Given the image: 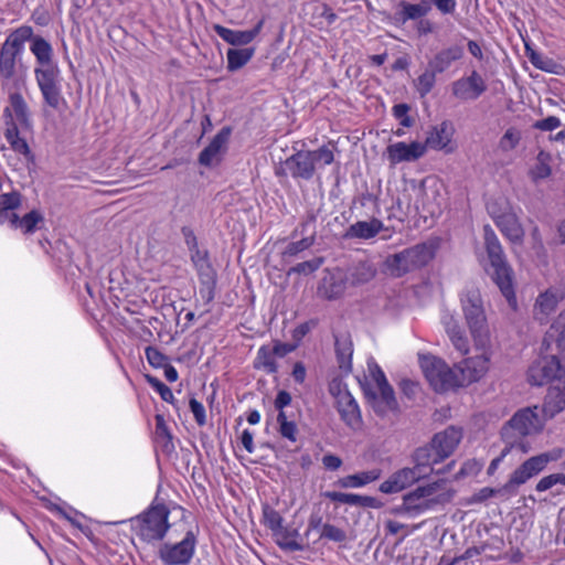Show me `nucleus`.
Returning <instances> with one entry per match:
<instances>
[{
    "label": "nucleus",
    "instance_id": "obj_1",
    "mask_svg": "<svg viewBox=\"0 0 565 565\" xmlns=\"http://www.w3.org/2000/svg\"><path fill=\"white\" fill-rule=\"evenodd\" d=\"M483 243L491 266V279L509 302L515 301L513 270L509 265L501 243L490 225L483 226Z\"/></svg>",
    "mask_w": 565,
    "mask_h": 565
},
{
    "label": "nucleus",
    "instance_id": "obj_2",
    "mask_svg": "<svg viewBox=\"0 0 565 565\" xmlns=\"http://www.w3.org/2000/svg\"><path fill=\"white\" fill-rule=\"evenodd\" d=\"M435 255L433 244L420 243L388 255L384 260V271L391 277L401 278L426 266Z\"/></svg>",
    "mask_w": 565,
    "mask_h": 565
},
{
    "label": "nucleus",
    "instance_id": "obj_3",
    "mask_svg": "<svg viewBox=\"0 0 565 565\" xmlns=\"http://www.w3.org/2000/svg\"><path fill=\"white\" fill-rule=\"evenodd\" d=\"M461 308L469 331L478 347H486L489 342V327L480 291L470 287L460 298Z\"/></svg>",
    "mask_w": 565,
    "mask_h": 565
},
{
    "label": "nucleus",
    "instance_id": "obj_4",
    "mask_svg": "<svg viewBox=\"0 0 565 565\" xmlns=\"http://www.w3.org/2000/svg\"><path fill=\"white\" fill-rule=\"evenodd\" d=\"M334 154L329 145L317 150H298L285 160V166L294 179L311 180L317 167L331 164Z\"/></svg>",
    "mask_w": 565,
    "mask_h": 565
},
{
    "label": "nucleus",
    "instance_id": "obj_5",
    "mask_svg": "<svg viewBox=\"0 0 565 565\" xmlns=\"http://www.w3.org/2000/svg\"><path fill=\"white\" fill-rule=\"evenodd\" d=\"M543 426L542 420L534 409L527 407L518 411L512 418L503 426L501 435L510 448L526 452V446L522 437L537 433Z\"/></svg>",
    "mask_w": 565,
    "mask_h": 565
},
{
    "label": "nucleus",
    "instance_id": "obj_6",
    "mask_svg": "<svg viewBox=\"0 0 565 565\" xmlns=\"http://www.w3.org/2000/svg\"><path fill=\"white\" fill-rule=\"evenodd\" d=\"M32 35V26L21 25L9 33L0 47V75L11 79L17 73V64L21 60L25 42Z\"/></svg>",
    "mask_w": 565,
    "mask_h": 565
},
{
    "label": "nucleus",
    "instance_id": "obj_7",
    "mask_svg": "<svg viewBox=\"0 0 565 565\" xmlns=\"http://www.w3.org/2000/svg\"><path fill=\"white\" fill-rule=\"evenodd\" d=\"M377 391H364L367 403L373 412L380 417H387L390 414L396 415L399 411L398 403L395 398L394 390L388 384L384 373L379 369L374 375Z\"/></svg>",
    "mask_w": 565,
    "mask_h": 565
},
{
    "label": "nucleus",
    "instance_id": "obj_8",
    "mask_svg": "<svg viewBox=\"0 0 565 565\" xmlns=\"http://www.w3.org/2000/svg\"><path fill=\"white\" fill-rule=\"evenodd\" d=\"M420 367L436 392H445L458 385L455 372L436 356H423L420 359Z\"/></svg>",
    "mask_w": 565,
    "mask_h": 565
},
{
    "label": "nucleus",
    "instance_id": "obj_9",
    "mask_svg": "<svg viewBox=\"0 0 565 565\" xmlns=\"http://www.w3.org/2000/svg\"><path fill=\"white\" fill-rule=\"evenodd\" d=\"M196 536L186 532L179 542H163L158 550V556L163 565H189L196 546Z\"/></svg>",
    "mask_w": 565,
    "mask_h": 565
},
{
    "label": "nucleus",
    "instance_id": "obj_10",
    "mask_svg": "<svg viewBox=\"0 0 565 565\" xmlns=\"http://www.w3.org/2000/svg\"><path fill=\"white\" fill-rule=\"evenodd\" d=\"M38 86L44 103L54 110H61L66 106L62 95L60 68L34 70Z\"/></svg>",
    "mask_w": 565,
    "mask_h": 565
},
{
    "label": "nucleus",
    "instance_id": "obj_11",
    "mask_svg": "<svg viewBox=\"0 0 565 565\" xmlns=\"http://www.w3.org/2000/svg\"><path fill=\"white\" fill-rule=\"evenodd\" d=\"M168 513L164 503H153L141 515L131 518L128 521L105 522V525H118L129 523L131 530H163Z\"/></svg>",
    "mask_w": 565,
    "mask_h": 565
},
{
    "label": "nucleus",
    "instance_id": "obj_12",
    "mask_svg": "<svg viewBox=\"0 0 565 565\" xmlns=\"http://www.w3.org/2000/svg\"><path fill=\"white\" fill-rule=\"evenodd\" d=\"M488 89L484 78L476 70L468 76L460 77L451 83V94L459 100H476Z\"/></svg>",
    "mask_w": 565,
    "mask_h": 565
},
{
    "label": "nucleus",
    "instance_id": "obj_13",
    "mask_svg": "<svg viewBox=\"0 0 565 565\" xmlns=\"http://www.w3.org/2000/svg\"><path fill=\"white\" fill-rule=\"evenodd\" d=\"M564 379L559 369V358L556 355L544 356L535 361L527 371V380L532 385H543L550 381Z\"/></svg>",
    "mask_w": 565,
    "mask_h": 565
},
{
    "label": "nucleus",
    "instance_id": "obj_14",
    "mask_svg": "<svg viewBox=\"0 0 565 565\" xmlns=\"http://www.w3.org/2000/svg\"><path fill=\"white\" fill-rule=\"evenodd\" d=\"M412 459L415 468L419 470L424 477H427L430 473L445 475L449 472L455 465V461L452 460L441 469H434V465L443 461V456L438 454L431 443L418 447L413 452Z\"/></svg>",
    "mask_w": 565,
    "mask_h": 565
},
{
    "label": "nucleus",
    "instance_id": "obj_15",
    "mask_svg": "<svg viewBox=\"0 0 565 565\" xmlns=\"http://www.w3.org/2000/svg\"><path fill=\"white\" fill-rule=\"evenodd\" d=\"M488 210L507 239L512 244L523 243L525 232L519 216L512 210L502 213H497L492 206H489Z\"/></svg>",
    "mask_w": 565,
    "mask_h": 565
},
{
    "label": "nucleus",
    "instance_id": "obj_16",
    "mask_svg": "<svg viewBox=\"0 0 565 565\" xmlns=\"http://www.w3.org/2000/svg\"><path fill=\"white\" fill-rule=\"evenodd\" d=\"M425 478L419 470L414 467L402 468L390 476L387 480L381 483L380 491L383 493H397L414 482Z\"/></svg>",
    "mask_w": 565,
    "mask_h": 565
},
{
    "label": "nucleus",
    "instance_id": "obj_17",
    "mask_svg": "<svg viewBox=\"0 0 565 565\" xmlns=\"http://www.w3.org/2000/svg\"><path fill=\"white\" fill-rule=\"evenodd\" d=\"M232 134L231 127H223L199 154V163L204 167H211L218 163L221 153L226 149V145Z\"/></svg>",
    "mask_w": 565,
    "mask_h": 565
},
{
    "label": "nucleus",
    "instance_id": "obj_18",
    "mask_svg": "<svg viewBox=\"0 0 565 565\" xmlns=\"http://www.w3.org/2000/svg\"><path fill=\"white\" fill-rule=\"evenodd\" d=\"M446 482V479H438L437 481L428 484L417 487L414 491L404 495L403 508L407 512L425 509L427 504L419 501L434 495L439 490L445 489Z\"/></svg>",
    "mask_w": 565,
    "mask_h": 565
},
{
    "label": "nucleus",
    "instance_id": "obj_19",
    "mask_svg": "<svg viewBox=\"0 0 565 565\" xmlns=\"http://www.w3.org/2000/svg\"><path fill=\"white\" fill-rule=\"evenodd\" d=\"M463 46L460 44H454L436 52L428 60L427 64L437 74H443L446 71H448L454 63L460 61L463 57Z\"/></svg>",
    "mask_w": 565,
    "mask_h": 565
},
{
    "label": "nucleus",
    "instance_id": "obj_20",
    "mask_svg": "<svg viewBox=\"0 0 565 565\" xmlns=\"http://www.w3.org/2000/svg\"><path fill=\"white\" fill-rule=\"evenodd\" d=\"M386 151L391 163L395 164L403 161L411 162L422 158L426 152V146L418 141L411 142L409 145L396 142L390 145Z\"/></svg>",
    "mask_w": 565,
    "mask_h": 565
},
{
    "label": "nucleus",
    "instance_id": "obj_21",
    "mask_svg": "<svg viewBox=\"0 0 565 565\" xmlns=\"http://www.w3.org/2000/svg\"><path fill=\"white\" fill-rule=\"evenodd\" d=\"M273 541L285 552L295 553L310 547L311 532H270Z\"/></svg>",
    "mask_w": 565,
    "mask_h": 565
},
{
    "label": "nucleus",
    "instance_id": "obj_22",
    "mask_svg": "<svg viewBox=\"0 0 565 565\" xmlns=\"http://www.w3.org/2000/svg\"><path fill=\"white\" fill-rule=\"evenodd\" d=\"M30 51L35 57L38 66L34 70H50L57 68L58 66L53 61V47L44 38L34 35L32 32Z\"/></svg>",
    "mask_w": 565,
    "mask_h": 565
},
{
    "label": "nucleus",
    "instance_id": "obj_23",
    "mask_svg": "<svg viewBox=\"0 0 565 565\" xmlns=\"http://www.w3.org/2000/svg\"><path fill=\"white\" fill-rule=\"evenodd\" d=\"M262 26L263 21H259L252 30L245 31L231 30L220 24H215L213 29L215 33L228 44L234 46H241L250 43L260 32Z\"/></svg>",
    "mask_w": 565,
    "mask_h": 565
},
{
    "label": "nucleus",
    "instance_id": "obj_24",
    "mask_svg": "<svg viewBox=\"0 0 565 565\" xmlns=\"http://www.w3.org/2000/svg\"><path fill=\"white\" fill-rule=\"evenodd\" d=\"M337 405L342 420L348 426L351 428H359L361 426L362 420L358 403L347 390L339 392Z\"/></svg>",
    "mask_w": 565,
    "mask_h": 565
},
{
    "label": "nucleus",
    "instance_id": "obj_25",
    "mask_svg": "<svg viewBox=\"0 0 565 565\" xmlns=\"http://www.w3.org/2000/svg\"><path fill=\"white\" fill-rule=\"evenodd\" d=\"M565 409V381L550 386L544 398L542 412L546 418H553Z\"/></svg>",
    "mask_w": 565,
    "mask_h": 565
},
{
    "label": "nucleus",
    "instance_id": "obj_26",
    "mask_svg": "<svg viewBox=\"0 0 565 565\" xmlns=\"http://www.w3.org/2000/svg\"><path fill=\"white\" fill-rule=\"evenodd\" d=\"M460 439L461 431L455 427H449L444 431L436 434L430 443L434 445L438 454L443 456V460H445L455 451Z\"/></svg>",
    "mask_w": 565,
    "mask_h": 565
},
{
    "label": "nucleus",
    "instance_id": "obj_27",
    "mask_svg": "<svg viewBox=\"0 0 565 565\" xmlns=\"http://www.w3.org/2000/svg\"><path fill=\"white\" fill-rule=\"evenodd\" d=\"M10 107H7L3 111L4 116L11 120V118L19 122L23 128L31 127V120L29 115V107L23 96L18 93H11L9 95Z\"/></svg>",
    "mask_w": 565,
    "mask_h": 565
},
{
    "label": "nucleus",
    "instance_id": "obj_28",
    "mask_svg": "<svg viewBox=\"0 0 565 565\" xmlns=\"http://www.w3.org/2000/svg\"><path fill=\"white\" fill-rule=\"evenodd\" d=\"M383 227V222L375 217L371 221H359L348 227L344 237L370 239L376 236Z\"/></svg>",
    "mask_w": 565,
    "mask_h": 565
},
{
    "label": "nucleus",
    "instance_id": "obj_29",
    "mask_svg": "<svg viewBox=\"0 0 565 565\" xmlns=\"http://www.w3.org/2000/svg\"><path fill=\"white\" fill-rule=\"evenodd\" d=\"M398 8L399 10L396 12V20L403 23L408 20H417L424 18L431 10L429 0H420L419 3L401 1Z\"/></svg>",
    "mask_w": 565,
    "mask_h": 565
},
{
    "label": "nucleus",
    "instance_id": "obj_30",
    "mask_svg": "<svg viewBox=\"0 0 565 565\" xmlns=\"http://www.w3.org/2000/svg\"><path fill=\"white\" fill-rule=\"evenodd\" d=\"M376 275V267L369 260H362L352 266L347 275L345 281L352 286L363 285L371 281Z\"/></svg>",
    "mask_w": 565,
    "mask_h": 565
},
{
    "label": "nucleus",
    "instance_id": "obj_31",
    "mask_svg": "<svg viewBox=\"0 0 565 565\" xmlns=\"http://www.w3.org/2000/svg\"><path fill=\"white\" fill-rule=\"evenodd\" d=\"M451 127L448 121H443L431 128L428 136L423 145L427 148L441 150L446 149L451 140Z\"/></svg>",
    "mask_w": 565,
    "mask_h": 565
},
{
    "label": "nucleus",
    "instance_id": "obj_32",
    "mask_svg": "<svg viewBox=\"0 0 565 565\" xmlns=\"http://www.w3.org/2000/svg\"><path fill=\"white\" fill-rule=\"evenodd\" d=\"M559 458V454L556 451L543 452L537 456L531 457L525 460L520 468L524 470L530 477L539 475L551 461H555Z\"/></svg>",
    "mask_w": 565,
    "mask_h": 565
},
{
    "label": "nucleus",
    "instance_id": "obj_33",
    "mask_svg": "<svg viewBox=\"0 0 565 565\" xmlns=\"http://www.w3.org/2000/svg\"><path fill=\"white\" fill-rule=\"evenodd\" d=\"M4 137L15 152L21 153L26 158L31 156L29 145L25 139L20 137L18 124L12 118L7 121Z\"/></svg>",
    "mask_w": 565,
    "mask_h": 565
},
{
    "label": "nucleus",
    "instance_id": "obj_34",
    "mask_svg": "<svg viewBox=\"0 0 565 565\" xmlns=\"http://www.w3.org/2000/svg\"><path fill=\"white\" fill-rule=\"evenodd\" d=\"M334 349L337 354V360L339 363V367L344 372H351L352 370V342L348 337L341 335L335 337Z\"/></svg>",
    "mask_w": 565,
    "mask_h": 565
},
{
    "label": "nucleus",
    "instance_id": "obj_35",
    "mask_svg": "<svg viewBox=\"0 0 565 565\" xmlns=\"http://www.w3.org/2000/svg\"><path fill=\"white\" fill-rule=\"evenodd\" d=\"M254 47L228 49L226 52L227 70L235 72L245 66L254 56Z\"/></svg>",
    "mask_w": 565,
    "mask_h": 565
},
{
    "label": "nucleus",
    "instance_id": "obj_36",
    "mask_svg": "<svg viewBox=\"0 0 565 565\" xmlns=\"http://www.w3.org/2000/svg\"><path fill=\"white\" fill-rule=\"evenodd\" d=\"M381 477V470L373 469L362 471L355 475L347 476L339 480L343 488H359L377 480Z\"/></svg>",
    "mask_w": 565,
    "mask_h": 565
},
{
    "label": "nucleus",
    "instance_id": "obj_37",
    "mask_svg": "<svg viewBox=\"0 0 565 565\" xmlns=\"http://www.w3.org/2000/svg\"><path fill=\"white\" fill-rule=\"evenodd\" d=\"M44 225V216L39 210H32L22 217L19 216L17 230H21L23 234H33Z\"/></svg>",
    "mask_w": 565,
    "mask_h": 565
},
{
    "label": "nucleus",
    "instance_id": "obj_38",
    "mask_svg": "<svg viewBox=\"0 0 565 565\" xmlns=\"http://www.w3.org/2000/svg\"><path fill=\"white\" fill-rule=\"evenodd\" d=\"M254 367L258 370L263 369L269 374L276 373L278 371L275 355L269 347L263 345L259 348L257 356L254 361Z\"/></svg>",
    "mask_w": 565,
    "mask_h": 565
},
{
    "label": "nucleus",
    "instance_id": "obj_39",
    "mask_svg": "<svg viewBox=\"0 0 565 565\" xmlns=\"http://www.w3.org/2000/svg\"><path fill=\"white\" fill-rule=\"evenodd\" d=\"M531 478L529 473L519 467L513 471L508 482L503 484L504 494H507V497L516 494L519 487Z\"/></svg>",
    "mask_w": 565,
    "mask_h": 565
},
{
    "label": "nucleus",
    "instance_id": "obj_40",
    "mask_svg": "<svg viewBox=\"0 0 565 565\" xmlns=\"http://www.w3.org/2000/svg\"><path fill=\"white\" fill-rule=\"evenodd\" d=\"M437 75L438 74L436 72H434V70L427 65L426 71L420 76H418L415 85H416V89H417L418 94L422 97L426 96L428 93L431 92V89L434 88V86L436 84Z\"/></svg>",
    "mask_w": 565,
    "mask_h": 565
},
{
    "label": "nucleus",
    "instance_id": "obj_41",
    "mask_svg": "<svg viewBox=\"0 0 565 565\" xmlns=\"http://www.w3.org/2000/svg\"><path fill=\"white\" fill-rule=\"evenodd\" d=\"M166 512L168 513V516H167V522H164L163 530L183 526L182 523L186 519V511L183 508H181L179 505H174L169 509L166 505Z\"/></svg>",
    "mask_w": 565,
    "mask_h": 565
},
{
    "label": "nucleus",
    "instance_id": "obj_42",
    "mask_svg": "<svg viewBox=\"0 0 565 565\" xmlns=\"http://www.w3.org/2000/svg\"><path fill=\"white\" fill-rule=\"evenodd\" d=\"M313 243H315V237L313 236L305 237V238H302L300 241H297V242H291L284 249L282 257L284 258L296 257L299 253H301V252L308 249L309 247H311L313 245Z\"/></svg>",
    "mask_w": 565,
    "mask_h": 565
},
{
    "label": "nucleus",
    "instance_id": "obj_43",
    "mask_svg": "<svg viewBox=\"0 0 565 565\" xmlns=\"http://www.w3.org/2000/svg\"><path fill=\"white\" fill-rule=\"evenodd\" d=\"M145 379L147 383L159 393L160 397L164 402L174 404V396L170 387H168L163 382H161L159 379L150 374H146Z\"/></svg>",
    "mask_w": 565,
    "mask_h": 565
},
{
    "label": "nucleus",
    "instance_id": "obj_44",
    "mask_svg": "<svg viewBox=\"0 0 565 565\" xmlns=\"http://www.w3.org/2000/svg\"><path fill=\"white\" fill-rule=\"evenodd\" d=\"M521 140V132L514 128H509L499 141V147L502 151L508 152L518 147Z\"/></svg>",
    "mask_w": 565,
    "mask_h": 565
},
{
    "label": "nucleus",
    "instance_id": "obj_45",
    "mask_svg": "<svg viewBox=\"0 0 565 565\" xmlns=\"http://www.w3.org/2000/svg\"><path fill=\"white\" fill-rule=\"evenodd\" d=\"M322 264H323V258L316 257L313 259L299 263L296 266L291 267L287 271V275L288 276H290L291 274L309 275V274H312L313 271H316L317 269H319Z\"/></svg>",
    "mask_w": 565,
    "mask_h": 565
},
{
    "label": "nucleus",
    "instance_id": "obj_46",
    "mask_svg": "<svg viewBox=\"0 0 565 565\" xmlns=\"http://www.w3.org/2000/svg\"><path fill=\"white\" fill-rule=\"evenodd\" d=\"M503 486L500 488L484 487L472 494L470 503H482L492 497H504Z\"/></svg>",
    "mask_w": 565,
    "mask_h": 565
},
{
    "label": "nucleus",
    "instance_id": "obj_47",
    "mask_svg": "<svg viewBox=\"0 0 565 565\" xmlns=\"http://www.w3.org/2000/svg\"><path fill=\"white\" fill-rule=\"evenodd\" d=\"M22 204V195L18 191L0 194V210H18Z\"/></svg>",
    "mask_w": 565,
    "mask_h": 565
},
{
    "label": "nucleus",
    "instance_id": "obj_48",
    "mask_svg": "<svg viewBox=\"0 0 565 565\" xmlns=\"http://www.w3.org/2000/svg\"><path fill=\"white\" fill-rule=\"evenodd\" d=\"M145 354L149 364L156 369L163 367L169 361L167 355L151 345L145 349Z\"/></svg>",
    "mask_w": 565,
    "mask_h": 565
},
{
    "label": "nucleus",
    "instance_id": "obj_49",
    "mask_svg": "<svg viewBox=\"0 0 565 565\" xmlns=\"http://www.w3.org/2000/svg\"><path fill=\"white\" fill-rule=\"evenodd\" d=\"M281 522H282V518L276 510L271 509L268 505H266L264 508V524H265V526L269 527V530H282Z\"/></svg>",
    "mask_w": 565,
    "mask_h": 565
},
{
    "label": "nucleus",
    "instance_id": "obj_50",
    "mask_svg": "<svg viewBox=\"0 0 565 565\" xmlns=\"http://www.w3.org/2000/svg\"><path fill=\"white\" fill-rule=\"evenodd\" d=\"M156 435L158 438L166 440L164 447L172 441V435L167 426L163 415L157 414L156 417Z\"/></svg>",
    "mask_w": 565,
    "mask_h": 565
},
{
    "label": "nucleus",
    "instance_id": "obj_51",
    "mask_svg": "<svg viewBox=\"0 0 565 565\" xmlns=\"http://www.w3.org/2000/svg\"><path fill=\"white\" fill-rule=\"evenodd\" d=\"M409 106L407 104H397L393 107V115L404 127H411L413 119L408 116Z\"/></svg>",
    "mask_w": 565,
    "mask_h": 565
},
{
    "label": "nucleus",
    "instance_id": "obj_52",
    "mask_svg": "<svg viewBox=\"0 0 565 565\" xmlns=\"http://www.w3.org/2000/svg\"><path fill=\"white\" fill-rule=\"evenodd\" d=\"M189 406L191 412L193 413L196 424L199 426H204L206 424V416L203 404L195 399L194 397H192L190 398Z\"/></svg>",
    "mask_w": 565,
    "mask_h": 565
},
{
    "label": "nucleus",
    "instance_id": "obj_53",
    "mask_svg": "<svg viewBox=\"0 0 565 565\" xmlns=\"http://www.w3.org/2000/svg\"><path fill=\"white\" fill-rule=\"evenodd\" d=\"M189 250L191 254V260L193 262V264L200 271H203L204 268H207V269L210 268L209 263H207V252L206 250H200L199 246H196V248L189 249Z\"/></svg>",
    "mask_w": 565,
    "mask_h": 565
},
{
    "label": "nucleus",
    "instance_id": "obj_54",
    "mask_svg": "<svg viewBox=\"0 0 565 565\" xmlns=\"http://www.w3.org/2000/svg\"><path fill=\"white\" fill-rule=\"evenodd\" d=\"M561 126V120L555 116H548L545 119L537 120L533 124V128L542 131H552Z\"/></svg>",
    "mask_w": 565,
    "mask_h": 565
},
{
    "label": "nucleus",
    "instance_id": "obj_55",
    "mask_svg": "<svg viewBox=\"0 0 565 565\" xmlns=\"http://www.w3.org/2000/svg\"><path fill=\"white\" fill-rule=\"evenodd\" d=\"M480 469L481 466L477 461L468 460L461 466L460 470L455 475L454 479L459 480L467 476L476 475L480 471Z\"/></svg>",
    "mask_w": 565,
    "mask_h": 565
},
{
    "label": "nucleus",
    "instance_id": "obj_56",
    "mask_svg": "<svg viewBox=\"0 0 565 565\" xmlns=\"http://www.w3.org/2000/svg\"><path fill=\"white\" fill-rule=\"evenodd\" d=\"M557 300L554 295H550L547 292L540 295L537 299V305L541 307L542 311L550 312L555 309Z\"/></svg>",
    "mask_w": 565,
    "mask_h": 565
},
{
    "label": "nucleus",
    "instance_id": "obj_57",
    "mask_svg": "<svg viewBox=\"0 0 565 565\" xmlns=\"http://www.w3.org/2000/svg\"><path fill=\"white\" fill-rule=\"evenodd\" d=\"M444 326L446 329V332L449 337V339L455 338L456 335H459L463 333V330L460 328L457 320L454 319V317H446L444 319Z\"/></svg>",
    "mask_w": 565,
    "mask_h": 565
},
{
    "label": "nucleus",
    "instance_id": "obj_58",
    "mask_svg": "<svg viewBox=\"0 0 565 565\" xmlns=\"http://www.w3.org/2000/svg\"><path fill=\"white\" fill-rule=\"evenodd\" d=\"M431 3L443 13V14H452L456 9V0H429V4Z\"/></svg>",
    "mask_w": 565,
    "mask_h": 565
},
{
    "label": "nucleus",
    "instance_id": "obj_59",
    "mask_svg": "<svg viewBox=\"0 0 565 565\" xmlns=\"http://www.w3.org/2000/svg\"><path fill=\"white\" fill-rule=\"evenodd\" d=\"M15 211L17 210H0V224L8 223L11 228L17 230L19 215Z\"/></svg>",
    "mask_w": 565,
    "mask_h": 565
},
{
    "label": "nucleus",
    "instance_id": "obj_60",
    "mask_svg": "<svg viewBox=\"0 0 565 565\" xmlns=\"http://www.w3.org/2000/svg\"><path fill=\"white\" fill-rule=\"evenodd\" d=\"M297 426L294 422L290 423H282L281 426H279V434L284 437L289 439L290 441H296L297 439Z\"/></svg>",
    "mask_w": 565,
    "mask_h": 565
},
{
    "label": "nucleus",
    "instance_id": "obj_61",
    "mask_svg": "<svg viewBox=\"0 0 565 565\" xmlns=\"http://www.w3.org/2000/svg\"><path fill=\"white\" fill-rule=\"evenodd\" d=\"M551 172V167L545 161H541L532 170V178L533 180L546 179Z\"/></svg>",
    "mask_w": 565,
    "mask_h": 565
},
{
    "label": "nucleus",
    "instance_id": "obj_62",
    "mask_svg": "<svg viewBox=\"0 0 565 565\" xmlns=\"http://www.w3.org/2000/svg\"><path fill=\"white\" fill-rule=\"evenodd\" d=\"M450 341L462 355L469 352V342L467 337L465 335V332L450 339Z\"/></svg>",
    "mask_w": 565,
    "mask_h": 565
},
{
    "label": "nucleus",
    "instance_id": "obj_63",
    "mask_svg": "<svg viewBox=\"0 0 565 565\" xmlns=\"http://www.w3.org/2000/svg\"><path fill=\"white\" fill-rule=\"evenodd\" d=\"M291 403V395L287 391H279L274 401V406L276 409H284Z\"/></svg>",
    "mask_w": 565,
    "mask_h": 565
},
{
    "label": "nucleus",
    "instance_id": "obj_64",
    "mask_svg": "<svg viewBox=\"0 0 565 565\" xmlns=\"http://www.w3.org/2000/svg\"><path fill=\"white\" fill-rule=\"evenodd\" d=\"M322 463L326 469L334 471L341 467L342 460L340 457L329 454L323 456Z\"/></svg>",
    "mask_w": 565,
    "mask_h": 565
}]
</instances>
